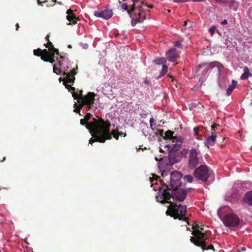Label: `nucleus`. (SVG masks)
Here are the masks:
<instances>
[{
  "instance_id": "nucleus-1",
  "label": "nucleus",
  "mask_w": 252,
  "mask_h": 252,
  "mask_svg": "<svg viewBox=\"0 0 252 252\" xmlns=\"http://www.w3.org/2000/svg\"><path fill=\"white\" fill-rule=\"evenodd\" d=\"M94 118L93 122H91L84 118L80 120V124L88 129L93 137L89 141V143L91 144L94 142L104 143L107 139H111L110 133V122L109 121H104L101 118Z\"/></svg>"
},
{
  "instance_id": "nucleus-2",
  "label": "nucleus",
  "mask_w": 252,
  "mask_h": 252,
  "mask_svg": "<svg viewBox=\"0 0 252 252\" xmlns=\"http://www.w3.org/2000/svg\"><path fill=\"white\" fill-rule=\"evenodd\" d=\"M170 189L166 184H163L156 195L157 201L162 204L172 202L170 199L172 198L174 201L181 202L185 200L187 194V191L189 189H185L181 187H177L172 189L171 193L169 190Z\"/></svg>"
},
{
  "instance_id": "nucleus-3",
  "label": "nucleus",
  "mask_w": 252,
  "mask_h": 252,
  "mask_svg": "<svg viewBox=\"0 0 252 252\" xmlns=\"http://www.w3.org/2000/svg\"><path fill=\"white\" fill-rule=\"evenodd\" d=\"M133 2L131 6L130 11H128V14L131 17V24L134 26L138 22H142L146 19L145 11V8H152L153 5L149 6L141 0H131Z\"/></svg>"
},
{
  "instance_id": "nucleus-4",
  "label": "nucleus",
  "mask_w": 252,
  "mask_h": 252,
  "mask_svg": "<svg viewBox=\"0 0 252 252\" xmlns=\"http://www.w3.org/2000/svg\"><path fill=\"white\" fill-rule=\"evenodd\" d=\"M169 203L170 204L167 207L166 214L175 220L178 219L185 221L189 225V216L187 214V206L181 204L178 205L175 202Z\"/></svg>"
},
{
  "instance_id": "nucleus-5",
  "label": "nucleus",
  "mask_w": 252,
  "mask_h": 252,
  "mask_svg": "<svg viewBox=\"0 0 252 252\" xmlns=\"http://www.w3.org/2000/svg\"><path fill=\"white\" fill-rule=\"evenodd\" d=\"M195 233L196 235L195 238H190L191 242H192L197 246L201 247L203 251L208 250H213V251H215V249L213 245L211 244L207 247L206 240H207V238L206 237L203 238V235L202 234L200 233L198 231L195 232Z\"/></svg>"
},
{
  "instance_id": "nucleus-6",
  "label": "nucleus",
  "mask_w": 252,
  "mask_h": 252,
  "mask_svg": "<svg viewBox=\"0 0 252 252\" xmlns=\"http://www.w3.org/2000/svg\"><path fill=\"white\" fill-rule=\"evenodd\" d=\"M68 67H67L66 69H65L63 72V76H65V78L63 79V85H64L65 88H67L69 91L70 88L71 87V85H68V84H73L75 81L74 76L77 74V71L76 70L78 69L77 65H76V68H73L72 69L70 72H68Z\"/></svg>"
},
{
  "instance_id": "nucleus-7",
  "label": "nucleus",
  "mask_w": 252,
  "mask_h": 252,
  "mask_svg": "<svg viewBox=\"0 0 252 252\" xmlns=\"http://www.w3.org/2000/svg\"><path fill=\"white\" fill-rule=\"evenodd\" d=\"M200 152L196 148H192L189 151V168H195L200 162Z\"/></svg>"
},
{
  "instance_id": "nucleus-8",
  "label": "nucleus",
  "mask_w": 252,
  "mask_h": 252,
  "mask_svg": "<svg viewBox=\"0 0 252 252\" xmlns=\"http://www.w3.org/2000/svg\"><path fill=\"white\" fill-rule=\"evenodd\" d=\"M222 221L226 227H235L240 224V219L234 213L225 215L222 219Z\"/></svg>"
},
{
  "instance_id": "nucleus-9",
  "label": "nucleus",
  "mask_w": 252,
  "mask_h": 252,
  "mask_svg": "<svg viewBox=\"0 0 252 252\" xmlns=\"http://www.w3.org/2000/svg\"><path fill=\"white\" fill-rule=\"evenodd\" d=\"M95 95L96 94L94 92H90L84 96H80L77 99L83 106H87L88 110H90L91 105L94 102Z\"/></svg>"
},
{
  "instance_id": "nucleus-10",
  "label": "nucleus",
  "mask_w": 252,
  "mask_h": 252,
  "mask_svg": "<svg viewBox=\"0 0 252 252\" xmlns=\"http://www.w3.org/2000/svg\"><path fill=\"white\" fill-rule=\"evenodd\" d=\"M194 176L195 178L203 182L207 181L210 176L207 166L205 165H201L198 168H197L194 170Z\"/></svg>"
},
{
  "instance_id": "nucleus-11",
  "label": "nucleus",
  "mask_w": 252,
  "mask_h": 252,
  "mask_svg": "<svg viewBox=\"0 0 252 252\" xmlns=\"http://www.w3.org/2000/svg\"><path fill=\"white\" fill-rule=\"evenodd\" d=\"M182 175L179 172L174 171L170 174V187L171 189L181 187V179Z\"/></svg>"
},
{
  "instance_id": "nucleus-12",
  "label": "nucleus",
  "mask_w": 252,
  "mask_h": 252,
  "mask_svg": "<svg viewBox=\"0 0 252 252\" xmlns=\"http://www.w3.org/2000/svg\"><path fill=\"white\" fill-rule=\"evenodd\" d=\"M181 158L179 152L169 151L168 157L164 158V161L166 162L167 165H172L174 163L178 162L180 160Z\"/></svg>"
},
{
  "instance_id": "nucleus-13",
  "label": "nucleus",
  "mask_w": 252,
  "mask_h": 252,
  "mask_svg": "<svg viewBox=\"0 0 252 252\" xmlns=\"http://www.w3.org/2000/svg\"><path fill=\"white\" fill-rule=\"evenodd\" d=\"M167 60L171 62H174L178 58V55L176 49L174 47L171 48L166 53Z\"/></svg>"
},
{
  "instance_id": "nucleus-14",
  "label": "nucleus",
  "mask_w": 252,
  "mask_h": 252,
  "mask_svg": "<svg viewBox=\"0 0 252 252\" xmlns=\"http://www.w3.org/2000/svg\"><path fill=\"white\" fill-rule=\"evenodd\" d=\"M183 141V139L181 137H175L173 138L172 142H175L173 144L169 151L178 152V150L181 147V143Z\"/></svg>"
},
{
  "instance_id": "nucleus-15",
  "label": "nucleus",
  "mask_w": 252,
  "mask_h": 252,
  "mask_svg": "<svg viewBox=\"0 0 252 252\" xmlns=\"http://www.w3.org/2000/svg\"><path fill=\"white\" fill-rule=\"evenodd\" d=\"M94 15L96 17L108 20L112 17V11L110 10H104L101 12L96 11Z\"/></svg>"
},
{
  "instance_id": "nucleus-16",
  "label": "nucleus",
  "mask_w": 252,
  "mask_h": 252,
  "mask_svg": "<svg viewBox=\"0 0 252 252\" xmlns=\"http://www.w3.org/2000/svg\"><path fill=\"white\" fill-rule=\"evenodd\" d=\"M192 229L193 231L192 232V234L193 235L194 237H191V239H192V238H195L196 235L195 232H196L197 231H198L200 233L203 234V239L206 238V232H204V225H200L198 224H196L195 225H193Z\"/></svg>"
},
{
  "instance_id": "nucleus-17",
  "label": "nucleus",
  "mask_w": 252,
  "mask_h": 252,
  "mask_svg": "<svg viewBox=\"0 0 252 252\" xmlns=\"http://www.w3.org/2000/svg\"><path fill=\"white\" fill-rule=\"evenodd\" d=\"M216 140V137L214 135H211L208 136L206 141L205 142V145L208 148H209L210 146H212L215 144Z\"/></svg>"
},
{
  "instance_id": "nucleus-18",
  "label": "nucleus",
  "mask_w": 252,
  "mask_h": 252,
  "mask_svg": "<svg viewBox=\"0 0 252 252\" xmlns=\"http://www.w3.org/2000/svg\"><path fill=\"white\" fill-rule=\"evenodd\" d=\"M244 199L246 203L250 205H252V191H249L246 192Z\"/></svg>"
},
{
  "instance_id": "nucleus-19",
  "label": "nucleus",
  "mask_w": 252,
  "mask_h": 252,
  "mask_svg": "<svg viewBox=\"0 0 252 252\" xmlns=\"http://www.w3.org/2000/svg\"><path fill=\"white\" fill-rule=\"evenodd\" d=\"M244 73L241 75V80L247 79L249 77L252 76V74L250 73V70L248 67H245L244 69Z\"/></svg>"
},
{
  "instance_id": "nucleus-20",
  "label": "nucleus",
  "mask_w": 252,
  "mask_h": 252,
  "mask_svg": "<svg viewBox=\"0 0 252 252\" xmlns=\"http://www.w3.org/2000/svg\"><path fill=\"white\" fill-rule=\"evenodd\" d=\"M67 20L70 22L69 24L75 25L77 23V20H78V18H77L76 16L74 15H67L66 16Z\"/></svg>"
},
{
  "instance_id": "nucleus-21",
  "label": "nucleus",
  "mask_w": 252,
  "mask_h": 252,
  "mask_svg": "<svg viewBox=\"0 0 252 252\" xmlns=\"http://www.w3.org/2000/svg\"><path fill=\"white\" fill-rule=\"evenodd\" d=\"M237 82L234 80L232 81L231 85L227 88L226 90V94L227 95L230 94L236 88Z\"/></svg>"
},
{
  "instance_id": "nucleus-22",
  "label": "nucleus",
  "mask_w": 252,
  "mask_h": 252,
  "mask_svg": "<svg viewBox=\"0 0 252 252\" xmlns=\"http://www.w3.org/2000/svg\"><path fill=\"white\" fill-rule=\"evenodd\" d=\"M173 132L168 130L165 133V135L163 137L164 139H170L173 141V138L177 137L176 136H173Z\"/></svg>"
},
{
  "instance_id": "nucleus-23",
  "label": "nucleus",
  "mask_w": 252,
  "mask_h": 252,
  "mask_svg": "<svg viewBox=\"0 0 252 252\" xmlns=\"http://www.w3.org/2000/svg\"><path fill=\"white\" fill-rule=\"evenodd\" d=\"M78 104L75 103L74 104V107L75 109L73 111L76 113H78L80 115V110L83 107V105L78 100L77 101Z\"/></svg>"
},
{
  "instance_id": "nucleus-24",
  "label": "nucleus",
  "mask_w": 252,
  "mask_h": 252,
  "mask_svg": "<svg viewBox=\"0 0 252 252\" xmlns=\"http://www.w3.org/2000/svg\"><path fill=\"white\" fill-rule=\"evenodd\" d=\"M209 66L210 68H213L215 67H217L219 69H220V67H222V64L217 61L212 62L209 63Z\"/></svg>"
},
{
  "instance_id": "nucleus-25",
  "label": "nucleus",
  "mask_w": 252,
  "mask_h": 252,
  "mask_svg": "<svg viewBox=\"0 0 252 252\" xmlns=\"http://www.w3.org/2000/svg\"><path fill=\"white\" fill-rule=\"evenodd\" d=\"M111 136L113 135V137L116 140H118L119 136L121 135V133H120L118 129L113 130L111 132H110Z\"/></svg>"
},
{
  "instance_id": "nucleus-26",
  "label": "nucleus",
  "mask_w": 252,
  "mask_h": 252,
  "mask_svg": "<svg viewBox=\"0 0 252 252\" xmlns=\"http://www.w3.org/2000/svg\"><path fill=\"white\" fill-rule=\"evenodd\" d=\"M168 71V67L167 65L163 64L162 65V68L160 73V75L158 77V79H159L163 76H164Z\"/></svg>"
},
{
  "instance_id": "nucleus-27",
  "label": "nucleus",
  "mask_w": 252,
  "mask_h": 252,
  "mask_svg": "<svg viewBox=\"0 0 252 252\" xmlns=\"http://www.w3.org/2000/svg\"><path fill=\"white\" fill-rule=\"evenodd\" d=\"M154 61L156 64L159 65H163L166 62V60L164 58H157Z\"/></svg>"
},
{
  "instance_id": "nucleus-28",
  "label": "nucleus",
  "mask_w": 252,
  "mask_h": 252,
  "mask_svg": "<svg viewBox=\"0 0 252 252\" xmlns=\"http://www.w3.org/2000/svg\"><path fill=\"white\" fill-rule=\"evenodd\" d=\"M75 88L74 87H71L69 89V92H71L72 95V96L75 99H78L79 97L78 93L76 92H75Z\"/></svg>"
},
{
  "instance_id": "nucleus-29",
  "label": "nucleus",
  "mask_w": 252,
  "mask_h": 252,
  "mask_svg": "<svg viewBox=\"0 0 252 252\" xmlns=\"http://www.w3.org/2000/svg\"><path fill=\"white\" fill-rule=\"evenodd\" d=\"M184 180L185 182L191 183L193 182V178L190 175H188L184 176Z\"/></svg>"
},
{
  "instance_id": "nucleus-30",
  "label": "nucleus",
  "mask_w": 252,
  "mask_h": 252,
  "mask_svg": "<svg viewBox=\"0 0 252 252\" xmlns=\"http://www.w3.org/2000/svg\"><path fill=\"white\" fill-rule=\"evenodd\" d=\"M55 58H49V57H42V60L44 61V62H50L51 63H53L55 62Z\"/></svg>"
},
{
  "instance_id": "nucleus-31",
  "label": "nucleus",
  "mask_w": 252,
  "mask_h": 252,
  "mask_svg": "<svg viewBox=\"0 0 252 252\" xmlns=\"http://www.w3.org/2000/svg\"><path fill=\"white\" fill-rule=\"evenodd\" d=\"M41 55H42L41 56V58L43 56L46 57H48L47 56H48V55L51 53L50 52V50H47L46 49H44L43 50L41 49Z\"/></svg>"
},
{
  "instance_id": "nucleus-32",
  "label": "nucleus",
  "mask_w": 252,
  "mask_h": 252,
  "mask_svg": "<svg viewBox=\"0 0 252 252\" xmlns=\"http://www.w3.org/2000/svg\"><path fill=\"white\" fill-rule=\"evenodd\" d=\"M218 125L216 124H213L212 126H211V135H214L216 137H217V134H216V130H215V128L217 127V126H218Z\"/></svg>"
},
{
  "instance_id": "nucleus-33",
  "label": "nucleus",
  "mask_w": 252,
  "mask_h": 252,
  "mask_svg": "<svg viewBox=\"0 0 252 252\" xmlns=\"http://www.w3.org/2000/svg\"><path fill=\"white\" fill-rule=\"evenodd\" d=\"M41 49L37 48L36 49H34L33 51V55L36 56L41 57Z\"/></svg>"
},
{
  "instance_id": "nucleus-34",
  "label": "nucleus",
  "mask_w": 252,
  "mask_h": 252,
  "mask_svg": "<svg viewBox=\"0 0 252 252\" xmlns=\"http://www.w3.org/2000/svg\"><path fill=\"white\" fill-rule=\"evenodd\" d=\"M53 72L59 75V74H61V73L62 72V70L56 67V65L54 64V65H53Z\"/></svg>"
},
{
  "instance_id": "nucleus-35",
  "label": "nucleus",
  "mask_w": 252,
  "mask_h": 252,
  "mask_svg": "<svg viewBox=\"0 0 252 252\" xmlns=\"http://www.w3.org/2000/svg\"><path fill=\"white\" fill-rule=\"evenodd\" d=\"M45 46L49 48V50H50V48H52L53 47H54L53 43L50 41L49 40L46 44H44Z\"/></svg>"
},
{
  "instance_id": "nucleus-36",
  "label": "nucleus",
  "mask_w": 252,
  "mask_h": 252,
  "mask_svg": "<svg viewBox=\"0 0 252 252\" xmlns=\"http://www.w3.org/2000/svg\"><path fill=\"white\" fill-rule=\"evenodd\" d=\"M216 30V27L215 26H213L212 28H211L210 29H209V32L211 34V35L212 36H213Z\"/></svg>"
},
{
  "instance_id": "nucleus-37",
  "label": "nucleus",
  "mask_w": 252,
  "mask_h": 252,
  "mask_svg": "<svg viewBox=\"0 0 252 252\" xmlns=\"http://www.w3.org/2000/svg\"><path fill=\"white\" fill-rule=\"evenodd\" d=\"M50 50L52 51L55 55L56 54L57 55H59V50L57 48H55L54 47H53L52 48H50Z\"/></svg>"
},
{
  "instance_id": "nucleus-38",
  "label": "nucleus",
  "mask_w": 252,
  "mask_h": 252,
  "mask_svg": "<svg viewBox=\"0 0 252 252\" xmlns=\"http://www.w3.org/2000/svg\"><path fill=\"white\" fill-rule=\"evenodd\" d=\"M122 8L125 10H126L127 11V12L128 13V11H130V9H128V5L127 4V3H124L122 4Z\"/></svg>"
},
{
  "instance_id": "nucleus-39",
  "label": "nucleus",
  "mask_w": 252,
  "mask_h": 252,
  "mask_svg": "<svg viewBox=\"0 0 252 252\" xmlns=\"http://www.w3.org/2000/svg\"><path fill=\"white\" fill-rule=\"evenodd\" d=\"M92 115L90 113H88L84 117V119H86L88 121L90 120Z\"/></svg>"
},
{
  "instance_id": "nucleus-40",
  "label": "nucleus",
  "mask_w": 252,
  "mask_h": 252,
  "mask_svg": "<svg viewBox=\"0 0 252 252\" xmlns=\"http://www.w3.org/2000/svg\"><path fill=\"white\" fill-rule=\"evenodd\" d=\"M66 13L67 14V15H74L75 14L73 13V11L72 10H71V9H68L66 12Z\"/></svg>"
},
{
  "instance_id": "nucleus-41",
  "label": "nucleus",
  "mask_w": 252,
  "mask_h": 252,
  "mask_svg": "<svg viewBox=\"0 0 252 252\" xmlns=\"http://www.w3.org/2000/svg\"><path fill=\"white\" fill-rule=\"evenodd\" d=\"M194 133H195V135H199V128L198 127H195L194 128Z\"/></svg>"
},
{
  "instance_id": "nucleus-42",
  "label": "nucleus",
  "mask_w": 252,
  "mask_h": 252,
  "mask_svg": "<svg viewBox=\"0 0 252 252\" xmlns=\"http://www.w3.org/2000/svg\"><path fill=\"white\" fill-rule=\"evenodd\" d=\"M50 52L51 53L49 54L47 57L49 58H55V54L51 50H50Z\"/></svg>"
},
{
  "instance_id": "nucleus-43",
  "label": "nucleus",
  "mask_w": 252,
  "mask_h": 252,
  "mask_svg": "<svg viewBox=\"0 0 252 252\" xmlns=\"http://www.w3.org/2000/svg\"><path fill=\"white\" fill-rule=\"evenodd\" d=\"M188 152H189V151L187 149H183L182 152H181V154L182 155H186Z\"/></svg>"
},
{
  "instance_id": "nucleus-44",
  "label": "nucleus",
  "mask_w": 252,
  "mask_h": 252,
  "mask_svg": "<svg viewBox=\"0 0 252 252\" xmlns=\"http://www.w3.org/2000/svg\"><path fill=\"white\" fill-rule=\"evenodd\" d=\"M227 24V21L226 19L223 20L221 22V24L222 25H225Z\"/></svg>"
},
{
  "instance_id": "nucleus-45",
  "label": "nucleus",
  "mask_w": 252,
  "mask_h": 252,
  "mask_svg": "<svg viewBox=\"0 0 252 252\" xmlns=\"http://www.w3.org/2000/svg\"><path fill=\"white\" fill-rule=\"evenodd\" d=\"M154 122V119L153 118H151L150 120V123L151 126H153V124Z\"/></svg>"
},
{
  "instance_id": "nucleus-46",
  "label": "nucleus",
  "mask_w": 252,
  "mask_h": 252,
  "mask_svg": "<svg viewBox=\"0 0 252 252\" xmlns=\"http://www.w3.org/2000/svg\"><path fill=\"white\" fill-rule=\"evenodd\" d=\"M187 0H174V1L175 2H185Z\"/></svg>"
},
{
  "instance_id": "nucleus-47",
  "label": "nucleus",
  "mask_w": 252,
  "mask_h": 252,
  "mask_svg": "<svg viewBox=\"0 0 252 252\" xmlns=\"http://www.w3.org/2000/svg\"><path fill=\"white\" fill-rule=\"evenodd\" d=\"M181 45V43L179 41H177L175 43V46L180 47Z\"/></svg>"
},
{
  "instance_id": "nucleus-48",
  "label": "nucleus",
  "mask_w": 252,
  "mask_h": 252,
  "mask_svg": "<svg viewBox=\"0 0 252 252\" xmlns=\"http://www.w3.org/2000/svg\"><path fill=\"white\" fill-rule=\"evenodd\" d=\"M207 64V63H202V64H201L199 65V68H201V67H203V66H205V65H206Z\"/></svg>"
},
{
  "instance_id": "nucleus-49",
  "label": "nucleus",
  "mask_w": 252,
  "mask_h": 252,
  "mask_svg": "<svg viewBox=\"0 0 252 252\" xmlns=\"http://www.w3.org/2000/svg\"><path fill=\"white\" fill-rule=\"evenodd\" d=\"M217 1L219 2H226L227 0H216Z\"/></svg>"
},
{
  "instance_id": "nucleus-50",
  "label": "nucleus",
  "mask_w": 252,
  "mask_h": 252,
  "mask_svg": "<svg viewBox=\"0 0 252 252\" xmlns=\"http://www.w3.org/2000/svg\"><path fill=\"white\" fill-rule=\"evenodd\" d=\"M49 38H50V35L49 34H48L45 38H46V40H47V41H50V39H49Z\"/></svg>"
},
{
  "instance_id": "nucleus-51",
  "label": "nucleus",
  "mask_w": 252,
  "mask_h": 252,
  "mask_svg": "<svg viewBox=\"0 0 252 252\" xmlns=\"http://www.w3.org/2000/svg\"><path fill=\"white\" fill-rule=\"evenodd\" d=\"M144 84L148 86L149 85V82L147 80H146L144 81Z\"/></svg>"
},
{
  "instance_id": "nucleus-52",
  "label": "nucleus",
  "mask_w": 252,
  "mask_h": 252,
  "mask_svg": "<svg viewBox=\"0 0 252 252\" xmlns=\"http://www.w3.org/2000/svg\"><path fill=\"white\" fill-rule=\"evenodd\" d=\"M155 159H156V160L157 161H158V160H161V161H162V160H164V158H161L159 159H158V158L156 157V158H155Z\"/></svg>"
},
{
  "instance_id": "nucleus-53",
  "label": "nucleus",
  "mask_w": 252,
  "mask_h": 252,
  "mask_svg": "<svg viewBox=\"0 0 252 252\" xmlns=\"http://www.w3.org/2000/svg\"><path fill=\"white\" fill-rule=\"evenodd\" d=\"M79 94H79V97H80V96H83L82 95V91H79Z\"/></svg>"
},
{
  "instance_id": "nucleus-54",
  "label": "nucleus",
  "mask_w": 252,
  "mask_h": 252,
  "mask_svg": "<svg viewBox=\"0 0 252 252\" xmlns=\"http://www.w3.org/2000/svg\"><path fill=\"white\" fill-rule=\"evenodd\" d=\"M37 4H38V5H42V2L39 0H37Z\"/></svg>"
},
{
  "instance_id": "nucleus-55",
  "label": "nucleus",
  "mask_w": 252,
  "mask_h": 252,
  "mask_svg": "<svg viewBox=\"0 0 252 252\" xmlns=\"http://www.w3.org/2000/svg\"><path fill=\"white\" fill-rule=\"evenodd\" d=\"M16 31H18V29L19 28V26L18 23L16 24Z\"/></svg>"
},
{
  "instance_id": "nucleus-56",
  "label": "nucleus",
  "mask_w": 252,
  "mask_h": 252,
  "mask_svg": "<svg viewBox=\"0 0 252 252\" xmlns=\"http://www.w3.org/2000/svg\"><path fill=\"white\" fill-rule=\"evenodd\" d=\"M5 159H6V157H3V158L2 159V160H0V161L1 162H3L4 161H5Z\"/></svg>"
},
{
  "instance_id": "nucleus-57",
  "label": "nucleus",
  "mask_w": 252,
  "mask_h": 252,
  "mask_svg": "<svg viewBox=\"0 0 252 252\" xmlns=\"http://www.w3.org/2000/svg\"><path fill=\"white\" fill-rule=\"evenodd\" d=\"M60 58L62 60H63H63H64V56H60Z\"/></svg>"
},
{
  "instance_id": "nucleus-58",
  "label": "nucleus",
  "mask_w": 252,
  "mask_h": 252,
  "mask_svg": "<svg viewBox=\"0 0 252 252\" xmlns=\"http://www.w3.org/2000/svg\"><path fill=\"white\" fill-rule=\"evenodd\" d=\"M194 1H198V2H200V1H204L205 0H192Z\"/></svg>"
},
{
  "instance_id": "nucleus-59",
  "label": "nucleus",
  "mask_w": 252,
  "mask_h": 252,
  "mask_svg": "<svg viewBox=\"0 0 252 252\" xmlns=\"http://www.w3.org/2000/svg\"><path fill=\"white\" fill-rule=\"evenodd\" d=\"M184 26H186L187 25V21H185L184 23Z\"/></svg>"
},
{
  "instance_id": "nucleus-60",
  "label": "nucleus",
  "mask_w": 252,
  "mask_h": 252,
  "mask_svg": "<svg viewBox=\"0 0 252 252\" xmlns=\"http://www.w3.org/2000/svg\"><path fill=\"white\" fill-rule=\"evenodd\" d=\"M59 64L60 65H62V62L61 61H59Z\"/></svg>"
},
{
  "instance_id": "nucleus-61",
  "label": "nucleus",
  "mask_w": 252,
  "mask_h": 252,
  "mask_svg": "<svg viewBox=\"0 0 252 252\" xmlns=\"http://www.w3.org/2000/svg\"><path fill=\"white\" fill-rule=\"evenodd\" d=\"M168 76V77H170V78H171V79H172V78H173V77H172V76L170 75H168V76Z\"/></svg>"
},
{
  "instance_id": "nucleus-62",
  "label": "nucleus",
  "mask_w": 252,
  "mask_h": 252,
  "mask_svg": "<svg viewBox=\"0 0 252 252\" xmlns=\"http://www.w3.org/2000/svg\"><path fill=\"white\" fill-rule=\"evenodd\" d=\"M71 45H68V48H71Z\"/></svg>"
},
{
  "instance_id": "nucleus-63",
  "label": "nucleus",
  "mask_w": 252,
  "mask_h": 252,
  "mask_svg": "<svg viewBox=\"0 0 252 252\" xmlns=\"http://www.w3.org/2000/svg\"><path fill=\"white\" fill-rule=\"evenodd\" d=\"M126 133H125L124 134V137H126Z\"/></svg>"
},
{
  "instance_id": "nucleus-64",
  "label": "nucleus",
  "mask_w": 252,
  "mask_h": 252,
  "mask_svg": "<svg viewBox=\"0 0 252 252\" xmlns=\"http://www.w3.org/2000/svg\"><path fill=\"white\" fill-rule=\"evenodd\" d=\"M59 80H60V81L61 82V80H62V78L61 77V78L59 79Z\"/></svg>"
}]
</instances>
